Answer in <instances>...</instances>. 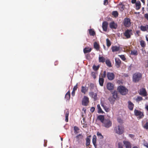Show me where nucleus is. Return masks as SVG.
<instances>
[{"mask_svg": "<svg viewBox=\"0 0 148 148\" xmlns=\"http://www.w3.org/2000/svg\"><path fill=\"white\" fill-rule=\"evenodd\" d=\"M118 122L120 124H122L123 123V120L120 118H118L117 119Z\"/></svg>", "mask_w": 148, "mask_h": 148, "instance_id": "obj_51", "label": "nucleus"}, {"mask_svg": "<svg viewBox=\"0 0 148 148\" xmlns=\"http://www.w3.org/2000/svg\"><path fill=\"white\" fill-rule=\"evenodd\" d=\"M120 47H118L117 46H112L111 48L112 51L113 52L119 51L120 50Z\"/></svg>", "mask_w": 148, "mask_h": 148, "instance_id": "obj_18", "label": "nucleus"}, {"mask_svg": "<svg viewBox=\"0 0 148 148\" xmlns=\"http://www.w3.org/2000/svg\"><path fill=\"white\" fill-rule=\"evenodd\" d=\"M97 119L100 120L101 123H102L104 121L105 119H104V117L103 115H100L98 116Z\"/></svg>", "mask_w": 148, "mask_h": 148, "instance_id": "obj_24", "label": "nucleus"}, {"mask_svg": "<svg viewBox=\"0 0 148 148\" xmlns=\"http://www.w3.org/2000/svg\"><path fill=\"white\" fill-rule=\"evenodd\" d=\"M107 88L109 90H112L114 89V85L111 83H108L107 85Z\"/></svg>", "mask_w": 148, "mask_h": 148, "instance_id": "obj_16", "label": "nucleus"}, {"mask_svg": "<svg viewBox=\"0 0 148 148\" xmlns=\"http://www.w3.org/2000/svg\"><path fill=\"white\" fill-rule=\"evenodd\" d=\"M94 47L97 51L99 50V45L97 42H94Z\"/></svg>", "mask_w": 148, "mask_h": 148, "instance_id": "obj_26", "label": "nucleus"}, {"mask_svg": "<svg viewBox=\"0 0 148 148\" xmlns=\"http://www.w3.org/2000/svg\"><path fill=\"white\" fill-rule=\"evenodd\" d=\"M119 148H123L122 146V144L121 143H118Z\"/></svg>", "mask_w": 148, "mask_h": 148, "instance_id": "obj_53", "label": "nucleus"}, {"mask_svg": "<svg viewBox=\"0 0 148 148\" xmlns=\"http://www.w3.org/2000/svg\"><path fill=\"white\" fill-rule=\"evenodd\" d=\"M99 62L103 63L105 62V59L103 56H99Z\"/></svg>", "mask_w": 148, "mask_h": 148, "instance_id": "obj_33", "label": "nucleus"}, {"mask_svg": "<svg viewBox=\"0 0 148 148\" xmlns=\"http://www.w3.org/2000/svg\"><path fill=\"white\" fill-rule=\"evenodd\" d=\"M92 77L94 78H95L96 77L95 73L94 72L92 73Z\"/></svg>", "mask_w": 148, "mask_h": 148, "instance_id": "obj_58", "label": "nucleus"}, {"mask_svg": "<svg viewBox=\"0 0 148 148\" xmlns=\"http://www.w3.org/2000/svg\"><path fill=\"white\" fill-rule=\"evenodd\" d=\"M97 140V137L95 135H94L92 139V142L94 145L96 146V143Z\"/></svg>", "mask_w": 148, "mask_h": 148, "instance_id": "obj_36", "label": "nucleus"}, {"mask_svg": "<svg viewBox=\"0 0 148 148\" xmlns=\"http://www.w3.org/2000/svg\"><path fill=\"white\" fill-rule=\"evenodd\" d=\"M77 86H78V84H77H77L76 85H75V86H74V87L73 88V91H75L77 90V88H78Z\"/></svg>", "mask_w": 148, "mask_h": 148, "instance_id": "obj_52", "label": "nucleus"}, {"mask_svg": "<svg viewBox=\"0 0 148 148\" xmlns=\"http://www.w3.org/2000/svg\"><path fill=\"white\" fill-rule=\"evenodd\" d=\"M92 50V49L91 48L85 47L83 51L84 53H87L91 52Z\"/></svg>", "mask_w": 148, "mask_h": 148, "instance_id": "obj_23", "label": "nucleus"}, {"mask_svg": "<svg viewBox=\"0 0 148 148\" xmlns=\"http://www.w3.org/2000/svg\"><path fill=\"white\" fill-rule=\"evenodd\" d=\"M129 136L130 137L132 138H134V135L132 134H130L129 135Z\"/></svg>", "mask_w": 148, "mask_h": 148, "instance_id": "obj_57", "label": "nucleus"}, {"mask_svg": "<svg viewBox=\"0 0 148 148\" xmlns=\"http://www.w3.org/2000/svg\"><path fill=\"white\" fill-rule=\"evenodd\" d=\"M108 3V0H104V1L103 4L104 5H106Z\"/></svg>", "mask_w": 148, "mask_h": 148, "instance_id": "obj_54", "label": "nucleus"}, {"mask_svg": "<svg viewBox=\"0 0 148 148\" xmlns=\"http://www.w3.org/2000/svg\"><path fill=\"white\" fill-rule=\"evenodd\" d=\"M88 90V88L86 86H82L81 87V92L85 94L86 92H87Z\"/></svg>", "mask_w": 148, "mask_h": 148, "instance_id": "obj_19", "label": "nucleus"}, {"mask_svg": "<svg viewBox=\"0 0 148 148\" xmlns=\"http://www.w3.org/2000/svg\"><path fill=\"white\" fill-rule=\"evenodd\" d=\"M139 94L144 97L146 96L147 95V92L145 89L144 88H142L140 89Z\"/></svg>", "mask_w": 148, "mask_h": 148, "instance_id": "obj_11", "label": "nucleus"}, {"mask_svg": "<svg viewBox=\"0 0 148 148\" xmlns=\"http://www.w3.org/2000/svg\"><path fill=\"white\" fill-rule=\"evenodd\" d=\"M134 115L136 116H138L139 119L143 118L144 116V112L140 110L135 109L134 111Z\"/></svg>", "mask_w": 148, "mask_h": 148, "instance_id": "obj_4", "label": "nucleus"}, {"mask_svg": "<svg viewBox=\"0 0 148 148\" xmlns=\"http://www.w3.org/2000/svg\"><path fill=\"white\" fill-rule=\"evenodd\" d=\"M145 108L148 111V105L147 106L145 107Z\"/></svg>", "mask_w": 148, "mask_h": 148, "instance_id": "obj_64", "label": "nucleus"}, {"mask_svg": "<svg viewBox=\"0 0 148 148\" xmlns=\"http://www.w3.org/2000/svg\"><path fill=\"white\" fill-rule=\"evenodd\" d=\"M97 108L98 109V112L99 113H103V111L102 109H101L100 105L99 104H98L97 105Z\"/></svg>", "mask_w": 148, "mask_h": 148, "instance_id": "obj_39", "label": "nucleus"}, {"mask_svg": "<svg viewBox=\"0 0 148 148\" xmlns=\"http://www.w3.org/2000/svg\"><path fill=\"white\" fill-rule=\"evenodd\" d=\"M86 57L87 59H89L90 57V55L89 54H87L86 55Z\"/></svg>", "mask_w": 148, "mask_h": 148, "instance_id": "obj_62", "label": "nucleus"}, {"mask_svg": "<svg viewBox=\"0 0 148 148\" xmlns=\"http://www.w3.org/2000/svg\"><path fill=\"white\" fill-rule=\"evenodd\" d=\"M116 99L114 98V97H110L109 98H108V100L110 101V102L111 104H113L115 101Z\"/></svg>", "mask_w": 148, "mask_h": 148, "instance_id": "obj_29", "label": "nucleus"}, {"mask_svg": "<svg viewBox=\"0 0 148 148\" xmlns=\"http://www.w3.org/2000/svg\"><path fill=\"white\" fill-rule=\"evenodd\" d=\"M101 106L106 112H108L110 111V109L108 107L106 106L103 104H101Z\"/></svg>", "mask_w": 148, "mask_h": 148, "instance_id": "obj_32", "label": "nucleus"}, {"mask_svg": "<svg viewBox=\"0 0 148 148\" xmlns=\"http://www.w3.org/2000/svg\"><path fill=\"white\" fill-rule=\"evenodd\" d=\"M106 45L108 47H109L111 44V43L110 42L109 39L107 38L106 40Z\"/></svg>", "mask_w": 148, "mask_h": 148, "instance_id": "obj_41", "label": "nucleus"}, {"mask_svg": "<svg viewBox=\"0 0 148 148\" xmlns=\"http://www.w3.org/2000/svg\"><path fill=\"white\" fill-rule=\"evenodd\" d=\"M108 23L107 22L105 21L102 23V27L103 30L104 31H106L107 30Z\"/></svg>", "mask_w": 148, "mask_h": 148, "instance_id": "obj_13", "label": "nucleus"}, {"mask_svg": "<svg viewBox=\"0 0 148 148\" xmlns=\"http://www.w3.org/2000/svg\"><path fill=\"white\" fill-rule=\"evenodd\" d=\"M117 90L120 94L123 95L127 94L128 92V90L122 86H119L117 88Z\"/></svg>", "mask_w": 148, "mask_h": 148, "instance_id": "obj_3", "label": "nucleus"}, {"mask_svg": "<svg viewBox=\"0 0 148 148\" xmlns=\"http://www.w3.org/2000/svg\"><path fill=\"white\" fill-rule=\"evenodd\" d=\"M118 7L121 11H123L125 8V5L122 3H119L118 5Z\"/></svg>", "mask_w": 148, "mask_h": 148, "instance_id": "obj_25", "label": "nucleus"}, {"mask_svg": "<svg viewBox=\"0 0 148 148\" xmlns=\"http://www.w3.org/2000/svg\"><path fill=\"white\" fill-rule=\"evenodd\" d=\"M69 114V112L68 110H67L65 114V121L67 122L68 121V116Z\"/></svg>", "mask_w": 148, "mask_h": 148, "instance_id": "obj_38", "label": "nucleus"}, {"mask_svg": "<svg viewBox=\"0 0 148 148\" xmlns=\"http://www.w3.org/2000/svg\"><path fill=\"white\" fill-rule=\"evenodd\" d=\"M123 143L125 145L126 148H131L130 143L129 142L124 141Z\"/></svg>", "mask_w": 148, "mask_h": 148, "instance_id": "obj_21", "label": "nucleus"}, {"mask_svg": "<svg viewBox=\"0 0 148 148\" xmlns=\"http://www.w3.org/2000/svg\"><path fill=\"white\" fill-rule=\"evenodd\" d=\"M131 20L130 18H125L124 19L123 22V25L125 27H129L131 26Z\"/></svg>", "mask_w": 148, "mask_h": 148, "instance_id": "obj_5", "label": "nucleus"}, {"mask_svg": "<svg viewBox=\"0 0 148 148\" xmlns=\"http://www.w3.org/2000/svg\"><path fill=\"white\" fill-rule=\"evenodd\" d=\"M138 52L137 50H133L131 51V54L134 56H137L138 55Z\"/></svg>", "mask_w": 148, "mask_h": 148, "instance_id": "obj_40", "label": "nucleus"}, {"mask_svg": "<svg viewBox=\"0 0 148 148\" xmlns=\"http://www.w3.org/2000/svg\"><path fill=\"white\" fill-rule=\"evenodd\" d=\"M104 82V79L102 78H101L99 77V82L100 85L101 86H103V84Z\"/></svg>", "mask_w": 148, "mask_h": 148, "instance_id": "obj_34", "label": "nucleus"}, {"mask_svg": "<svg viewBox=\"0 0 148 148\" xmlns=\"http://www.w3.org/2000/svg\"><path fill=\"white\" fill-rule=\"evenodd\" d=\"M143 98L142 97L138 96L136 99V101H140L143 100Z\"/></svg>", "mask_w": 148, "mask_h": 148, "instance_id": "obj_48", "label": "nucleus"}, {"mask_svg": "<svg viewBox=\"0 0 148 148\" xmlns=\"http://www.w3.org/2000/svg\"><path fill=\"white\" fill-rule=\"evenodd\" d=\"M107 77L108 79L110 80L113 79L115 77L114 74L112 73L108 72L106 74Z\"/></svg>", "mask_w": 148, "mask_h": 148, "instance_id": "obj_10", "label": "nucleus"}, {"mask_svg": "<svg viewBox=\"0 0 148 148\" xmlns=\"http://www.w3.org/2000/svg\"><path fill=\"white\" fill-rule=\"evenodd\" d=\"M99 67V66H97L95 65H94L93 66V70L95 71H97L98 70Z\"/></svg>", "mask_w": 148, "mask_h": 148, "instance_id": "obj_49", "label": "nucleus"}, {"mask_svg": "<svg viewBox=\"0 0 148 148\" xmlns=\"http://www.w3.org/2000/svg\"><path fill=\"white\" fill-rule=\"evenodd\" d=\"M124 128L122 125H118L116 126L114 129L115 132L117 134L121 135L124 132Z\"/></svg>", "mask_w": 148, "mask_h": 148, "instance_id": "obj_2", "label": "nucleus"}, {"mask_svg": "<svg viewBox=\"0 0 148 148\" xmlns=\"http://www.w3.org/2000/svg\"><path fill=\"white\" fill-rule=\"evenodd\" d=\"M74 130L75 134H77L79 133V129L78 127L76 126H74Z\"/></svg>", "mask_w": 148, "mask_h": 148, "instance_id": "obj_31", "label": "nucleus"}, {"mask_svg": "<svg viewBox=\"0 0 148 148\" xmlns=\"http://www.w3.org/2000/svg\"><path fill=\"white\" fill-rule=\"evenodd\" d=\"M90 96L93 98L94 100L95 101L97 99V95L96 93L92 92H90L89 93Z\"/></svg>", "mask_w": 148, "mask_h": 148, "instance_id": "obj_12", "label": "nucleus"}, {"mask_svg": "<svg viewBox=\"0 0 148 148\" xmlns=\"http://www.w3.org/2000/svg\"><path fill=\"white\" fill-rule=\"evenodd\" d=\"M142 75L140 73H136L133 75L132 81L134 83L138 82L142 78Z\"/></svg>", "mask_w": 148, "mask_h": 148, "instance_id": "obj_1", "label": "nucleus"}, {"mask_svg": "<svg viewBox=\"0 0 148 148\" xmlns=\"http://www.w3.org/2000/svg\"><path fill=\"white\" fill-rule=\"evenodd\" d=\"M95 110V108L94 107H92L90 109V111L92 112H93Z\"/></svg>", "mask_w": 148, "mask_h": 148, "instance_id": "obj_56", "label": "nucleus"}, {"mask_svg": "<svg viewBox=\"0 0 148 148\" xmlns=\"http://www.w3.org/2000/svg\"><path fill=\"white\" fill-rule=\"evenodd\" d=\"M144 145L147 148H148V143H144Z\"/></svg>", "mask_w": 148, "mask_h": 148, "instance_id": "obj_59", "label": "nucleus"}, {"mask_svg": "<svg viewBox=\"0 0 148 148\" xmlns=\"http://www.w3.org/2000/svg\"><path fill=\"white\" fill-rule=\"evenodd\" d=\"M89 102L88 97L84 96L82 100V104L84 106H87Z\"/></svg>", "mask_w": 148, "mask_h": 148, "instance_id": "obj_8", "label": "nucleus"}, {"mask_svg": "<svg viewBox=\"0 0 148 148\" xmlns=\"http://www.w3.org/2000/svg\"><path fill=\"white\" fill-rule=\"evenodd\" d=\"M140 29L141 31L143 32L148 31V25H146L145 26L141 25L140 27Z\"/></svg>", "mask_w": 148, "mask_h": 148, "instance_id": "obj_15", "label": "nucleus"}, {"mask_svg": "<svg viewBox=\"0 0 148 148\" xmlns=\"http://www.w3.org/2000/svg\"><path fill=\"white\" fill-rule=\"evenodd\" d=\"M112 123L109 119H105L103 123V126L106 128H108L111 127Z\"/></svg>", "mask_w": 148, "mask_h": 148, "instance_id": "obj_7", "label": "nucleus"}, {"mask_svg": "<svg viewBox=\"0 0 148 148\" xmlns=\"http://www.w3.org/2000/svg\"><path fill=\"white\" fill-rule=\"evenodd\" d=\"M144 17L148 21V14L147 13L144 14Z\"/></svg>", "mask_w": 148, "mask_h": 148, "instance_id": "obj_55", "label": "nucleus"}, {"mask_svg": "<svg viewBox=\"0 0 148 148\" xmlns=\"http://www.w3.org/2000/svg\"><path fill=\"white\" fill-rule=\"evenodd\" d=\"M97 135L98 137L100 139H103V136L102 135L101 133L99 132H97Z\"/></svg>", "mask_w": 148, "mask_h": 148, "instance_id": "obj_43", "label": "nucleus"}, {"mask_svg": "<svg viewBox=\"0 0 148 148\" xmlns=\"http://www.w3.org/2000/svg\"><path fill=\"white\" fill-rule=\"evenodd\" d=\"M112 14L115 17H117L118 16V13L117 11H114L112 12Z\"/></svg>", "mask_w": 148, "mask_h": 148, "instance_id": "obj_44", "label": "nucleus"}, {"mask_svg": "<svg viewBox=\"0 0 148 148\" xmlns=\"http://www.w3.org/2000/svg\"><path fill=\"white\" fill-rule=\"evenodd\" d=\"M115 64L117 68H119L121 64V61L119 58H115Z\"/></svg>", "mask_w": 148, "mask_h": 148, "instance_id": "obj_17", "label": "nucleus"}, {"mask_svg": "<svg viewBox=\"0 0 148 148\" xmlns=\"http://www.w3.org/2000/svg\"><path fill=\"white\" fill-rule=\"evenodd\" d=\"M144 128L146 130H148V123L147 122L143 126Z\"/></svg>", "mask_w": 148, "mask_h": 148, "instance_id": "obj_47", "label": "nucleus"}, {"mask_svg": "<svg viewBox=\"0 0 148 148\" xmlns=\"http://www.w3.org/2000/svg\"><path fill=\"white\" fill-rule=\"evenodd\" d=\"M91 136H88L87 137L86 140V146H88L90 144V137Z\"/></svg>", "mask_w": 148, "mask_h": 148, "instance_id": "obj_27", "label": "nucleus"}, {"mask_svg": "<svg viewBox=\"0 0 148 148\" xmlns=\"http://www.w3.org/2000/svg\"><path fill=\"white\" fill-rule=\"evenodd\" d=\"M65 98L67 100H69L70 99V94L69 90L66 94Z\"/></svg>", "mask_w": 148, "mask_h": 148, "instance_id": "obj_30", "label": "nucleus"}, {"mask_svg": "<svg viewBox=\"0 0 148 148\" xmlns=\"http://www.w3.org/2000/svg\"><path fill=\"white\" fill-rule=\"evenodd\" d=\"M76 141L78 143L81 142L83 138V136L82 134H80L77 135L75 136Z\"/></svg>", "mask_w": 148, "mask_h": 148, "instance_id": "obj_9", "label": "nucleus"}, {"mask_svg": "<svg viewBox=\"0 0 148 148\" xmlns=\"http://www.w3.org/2000/svg\"><path fill=\"white\" fill-rule=\"evenodd\" d=\"M118 56L120 57V58L123 61H125L126 60V58H125V56L124 55H119Z\"/></svg>", "mask_w": 148, "mask_h": 148, "instance_id": "obj_46", "label": "nucleus"}, {"mask_svg": "<svg viewBox=\"0 0 148 148\" xmlns=\"http://www.w3.org/2000/svg\"><path fill=\"white\" fill-rule=\"evenodd\" d=\"M75 91H73V90L72 91V95L73 96H74L75 95Z\"/></svg>", "mask_w": 148, "mask_h": 148, "instance_id": "obj_61", "label": "nucleus"}, {"mask_svg": "<svg viewBox=\"0 0 148 148\" xmlns=\"http://www.w3.org/2000/svg\"><path fill=\"white\" fill-rule=\"evenodd\" d=\"M106 71H104L103 72V73L101 75V78H105L106 77Z\"/></svg>", "mask_w": 148, "mask_h": 148, "instance_id": "obj_50", "label": "nucleus"}, {"mask_svg": "<svg viewBox=\"0 0 148 148\" xmlns=\"http://www.w3.org/2000/svg\"><path fill=\"white\" fill-rule=\"evenodd\" d=\"M112 97L116 99L117 97V91L116 90H114V92L112 93Z\"/></svg>", "mask_w": 148, "mask_h": 148, "instance_id": "obj_37", "label": "nucleus"}, {"mask_svg": "<svg viewBox=\"0 0 148 148\" xmlns=\"http://www.w3.org/2000/svg\"><path fill=\"white\" fill-rule=\"evenodd\" d=\"M140 32V31L139 30H137V31H136V33L137 34H138Z\"/></svg>", "mask_w": 148, "mask_h": 148, "instance_id": "obj_63", "label": "nucleus"}, {"mask_svg": "<svg viewBox=\"0 0 148 148\" xmlns=\"http://www.w3.org/2000/svg\"><path fill=\"white\" fill-rule=\"evenodd\" d=\"M140 45L142 47H145V42L143 40H141L140 41Z\"/></svg>", "mask_w": 148, "mask_h": 148, "instance_id": "obj_45", "label": "nucleus"}, {"mask_svg": "<svg viewBox=\"0 0 148 148\" xmlns=\"http://www.w3.org/2000/svg\"><path fill=\"white\" fill-rule=\"evenodd\" d=\"M89 32L90 36H94L95 34V31L92 29H90L89 30Z\"/></svg>", "mask_w": 148, "mask_h": 148, "instance_id": "obj_35", "label": "nucleus"}, {"mask_svg": "<svg viewBox=\"0 0 148 148\" xmlns=\"http://www.w3.org/2000/svg\"><path fill=\"white\" fill-rule=\"evenodd\" d=\"M124 35L126 38L128 39L131 37V35H133L132 30L131 29H127L123 33Z\"/></svg>", "mask_w": 148, "mask_h": 148, "instance_id": "obj_6", "label": "nucleus"}, {"mask_svg": "<svg viewBox=\"0 0 148 148\" xmlns=\"http://www.w3.org/2000/svg\"><path fill=\"white\" fill-rule=\"evenodd\" d=\"M106 63V65L109 67H112V64L110 60L108 59H106L105 61Z\"/></svg>", "mask_w": 148, "mask_h": 148, "instance_id": "obj_28", "label": "nucleus"}, {"mask_svg": "<svg viewBox=\"0 0 148 148\" xmlns=\"http://www.w3.org/2000/svg\"><path fill=\"white\" fill-rule=\"evenodd\" d=\"M95 87V86L94 84L90 83L89 85V88L90 91H92Z\"/></svg>", "mask_w": 148, "mask_h": 148, "instance_id": "obj_42", "label": "nucleus"}, {"mask_svg": "<svg viewBox=\"0 0 148 148\" xmlns=\"http://www.w3.org/2000/svg\"><path fill=\"white\" fill-rule=\"evenodd\" d=\"M110 27V28L116 29L117 27V25L114 21L111 22L109 24Z\"/></svg>", "mask_w": 148, "mask_h": 148, "instance_id": "obj_14", "label": "nucleus"}, {"mask_svg": "<svg viewBox=\"0 0 148 148\" xmlns=\"http://www.w3.org/2000/svg\"><path fill=\"white\" fill-rule=\"evenodd\" d=\"M128 108L129 109L131 110H132L134 107V104L131 101H128Z\"/></svg>", "mask_w": 148, "mask_h": 148, "instance_id": "obj_20", "label": "nucleus"}, {"mask_svg": "<svg viewBox=\"0 0 148 148\" xmlns=\"http://www.w3.org/2000/svg\"><path fill=\"white\" fill-rule=\"evenodd\" d=\"M136 0H132L131 2L132 3L134 4L136 3Z\"/></svg>", "mask_w": 148, "mask_h": 148, "instance_id": "obj_60", "label": "nucleus"}, {"mask_svg": "<svg viewBox=\"0 0 148 148\" xmlns=\"http://www.w3.org/2000/svg\"><path fill=\"white\" fill-rule=\"evenodd\" d=\"M136 5V10H139L141 8V3L140 2L138 1H137L135 3Z\"/></svg>", "mask_w": 148, "mask_h": 148, "instance_id": "obj_22", "label": "nucleus"}]
</instances>
